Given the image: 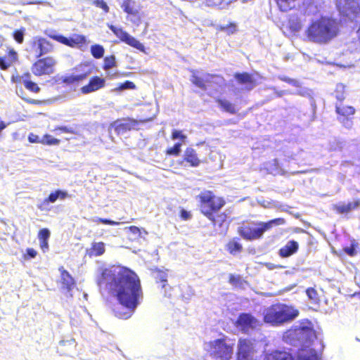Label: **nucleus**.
<instances>
[{
    "label": "nucleus",
    "mask_w": 360,
    "mask_h": 360,
    "mask_svg": "<svg viewBox=\"0 0 360 360\" xmlns=\"http://www.w3.org/2000/svg\"><path fill=\"white\" fill-rule=\"evenodd\" d=\"M360 205V200L345 203H340L334 205V209L339 213H347Z\"/></svg>",
    "instance_id": "nucleus-23"
},
{
    "label": "nucleus",
    "mask_w": 360,
    "mask_h": 360,
    "mask_svg": "<svg viewBox=\"0 0 360 360\" xmlns=\"http://www.w3.org/2000/svg\"><path fill=\"white\" fill-rule=\"evenodd\" d=\"M288 26L292 32H298L302 28L301 20L297 15H292L288 20Z\"/></svg>",
    "instance_id": "nucleus-28"
},
{
    "label": "nucleus",
    "mask_w": 360,
    "mask_h": 360,
    "mask_svg": "<svg viewBox=\"0 0 360 360\" xmlns=\"http://www.w3.org/2000/svg\"><path fill=\"white\" fill-rule=\"evenodd\" d=\"M104 48L99 44L91 46V55L96 58H101L104 55Z\"/></svg>",
    "instance_id": "nucleus-35"
},
{
    "label": "nucleus",
    "mask_w": 360,
    "mask_h": 360,
    "mask_svg": "<svg viewBox=\"0 0 360 360\" xmlns=\"http://www.w3.org/2000/svg\"><path fill=\"white\" fill-rule=\"evenodd\" d=\"M124 229L127 232L131 233V234H133L134 236L141 237V231L137 226H129V227H126Z\"/></svg>",
    "instance_id": "nucleus-43"
},
{
    "label": "nucleus",
    "mask_w": 360,
    "mask_h": 360,
    "mask_svg": "<svg viewBox=\"0 0 360 360\" xmlns=\"http://www.w3.org/2000/svg\"><path fill=\"white\" fill-rule=\"evenodd\" d=\"M338 32V23L334 19L321 17L311 22L304 31V36L310 42L326 44L334 39Z\"/></svg>",
    "instance_id": "nucleus-3"
},
{
    "label": "nucleus",
    "mask_w": 360,
    "mask_h": 360,
    "mask_svg": "<svg viewBox=\"0 0 360 360\" xmlns=\"http://www.w3.org/2000/svg\"><path fill=\"white\" fill-rule=\"evenodd\" d=\"M18 60V55L17 51L13 49H9L5 56H0V70H7L13 65Z\"/></svg>",
    "instance_id": "nucleus-15"
},
{
    "label": "nucleus",
    "mask_w": 360,
    "mask_h": 360,
    "mask_svg": "<svg viewBox=\"0 0 360 360\" xmlns=\"http://www.w3.org/2000/svg\"><path fill=\"white\" fill-rule=\"evenodd\" d=\"M340 13L352 21L360 19V3L359 0H337Z\"/></svg>",
    "instance_id": "nucleus-8"
},
{
    "label": "nucleus",
    "mask_w": 360,
    "mask_h": 360,
    "mask_svg": "<svg viewBox=\"0 0 360 360\" xmlns=\"http://www.w3.org/2000/svg\"><path fill=\"white\" fill-rule=\"evenodd\" d=\"M105 252V244L102 242L94 243L91 245V255L99 256Z\"/></svg>",
    "instance_id": "nucleus-32"
},
{
    "label": "nucleus",
    "mask_w": 360,
    "mask_h": 360,
    "mask_svg": "<svg viewBox=\"0 0 360 360\" xmlns=\"http://www.w3.org/2000/svg\"><path fill=\"white\" fill-rule=\"evenodd\" d=\"M345 252L350 256H354L356 254V250L354 248H346Z\"/></svg>",
    "instance_id": "nucleus-59"
},
{
    "label": "nucleus",
    "mask_w": 360,
    "mask_h": 360,
    "mask_svg": "<svg viewBox=\"0 0 360 360\" xmlns=\"http://www.w3.org/2000/svg\"><path fill=\"white\" fill-rule=\"evenodd\" d=\"M288 337L296 338L300 342V347L297 352V360H322V354L312 347L317 340L316 331L312 323L307 319L300 326L287 332Z\"/></svg>",
    "instance_id": "nucleus-2"
},
{
    "label": "nucleus",
    "mask_w": 360,
    "mask_h": 360,
    "mask_svg": "<svg viewBox=\"0 0 360 360\" xmlns=\"http://www.w3.org/2000/svg\"><path fill=\"white\" fill-rule=\"evenodd\" d=\"M50 235V231L47 228L41 229L38 232L39 240H49Z\"/></svg>",
    "instance_id": "nucleus-40"
},
{
    "label": "nucleus",
    "mask_w": 360,
    "mask_h": 360,
    "mask_svg": "<svg viewBox=\"0 0 360 360\" xmlns=\"http://www.w3.org/2000/svg\"><path fill=\"white\" fill-rule=\"evenodd\" d=\"M105 86V79L98 77L91 78V91H96Z\"/></svg>",
    "instance_id": "nucleus-34"
},
{
    "label": "nucleus",
    "mask_w": 360,
    "mask_h": 360,
    "mask_svg": "<svg viewBox=\"0 0 360 360\" xmlns=\"http://www.w3.org/2000/svg\"><path fill=\"white\" fill-rule=\"evenodd\" d=\"M81 91L83 94H89L90 93V82L88 83V84L84 86L81 89Z\"/></svg>",
    "instance_id": "nucleus-61"
},
{
    "label": "nucleus",
    "mask_w": 360,
    "mask_h": 360,
    "mask_svg": "<svg viewBox=\"0 0 360 360\" xmlns=\"http://www.w3.org/2000/svg\"><path fill=\"white\" fill-rule=\"evenodd\" d=\"M210 355L216 360H231L233 354V345L226 342V338L216 339L209 343Z\"/></svg>",
    "instance_id": "nucleus-6"
},
{
    "label": "nucleus",
    "mask_w": 360,
    "mask_h": 360,
    "mask_svg": "<svg viewBox=\"0 0 360 360\" xmlns=\"http://www.w3.org/2000/svg\"><path fill=\"white\" fill-rule=\"evenodd\" d=\"M28 141L32 143H41V139H39V136L33 133H30L28 135Z\"/></svg>",
    "instance_id": "nucleus-51"
},
{
    "label": "nucleus",
    "mask_w": 360,
    "mask_h": 360,
    "mask_svg": "<svg viewBox=\"0 0 360 360\" xmlns=\"http://www.w3.org/2000/svg\"><path fill=\"white\" fill-rule=\"evenodd\" d=\"M205 80L206 79L203 78V75L202 77H198L194 72L191 79V81L193 84L202 89H205Z\"/></svg>",
    "instance_id": "nucleus-37"
},
{
    "label": "nucleus",
    "mask_w": 360,
    "mask_h": 360,
    "mask_svg": "<svg viewBox=\"0 0 360 360\" xmlns=\"http://www.w3.org/2000/svg\"><path fill=\"white\" fill-rule=\"evenodd\" d=\"M93 3L96 7L101 8L104 14L108 13L109 6L104 0H94Z\"/></svg>",
    "instance_id": "nucleus-39"
},
{
    "label": "nucleus",
    "mask_w": 360,
    "mask_h": 360,
    "mask_svg": "<svg viewBox=\"0 0 360 360\" xmlns=\"http://www.w3.org/2000/svg\"><path fill=\"white\" fill-rule=\"evenodd\" d=\"M252 316H238V322L241 323L242 321H246V319H249L250 318H252Z\"/></svg>",
    "instance_id": "nucleus-62"
},
{
    "label": "nucleus",
    "mask_w": 360,
    "mask_h": 360,
    "mask_svg": "<svg viewBox=\"0 0 360 360\" xmlns=\"http://www.w3.org/2000/svg\"><path fill=\"white\" fill-rule=\"evenodd\" d=\"M203 78L206 79V80H205V87L206 88V84L212 82V80L214 78H216V77L213 76V75H210L209 74H205V75H203Z\"/></svg>",
    "instance_id": "nucleus-57"
},
{
    "label": "nucleus",
    "mask_w": 360,
    "mask_h": 360,
    "mask_svg": "<svg viewBox=\"0 0 360 360\" xmlns=\"http://www.w3.org/2000/svg\"><path fill=\"white\" fill-rule=\"evenodd\" d=\"M69 196L67 191L62 190H56L51 192L47 198H44L40 203L37 205V208L41 211H49L50 203H54L58 200H63Z\"/></svg>",
    "instance_id": "nucleus-14"
},
{
    "label": "nucleus",
    "mask_w": 360,
    "mask_h": 360,
    "mask_svg": "<svg viewBox=\"0 0 360 360\" xmlns=\"http://www.w3.org/2000/svg\"><path fill=\"white\" fill-rule=\"evenodd\" d=\"M37 255V252L32 248H29L26 249V252L24 255V258L25 259H30L32 258H34Z\"/></svg>",
    "instance_id": "nucleus-49"
},
{
    "label": "nucleus",
    "mask_w": 360,
    "mask_h": 360,
    "mask_svg": "<svg viewBox=\"0 0 360 360\" xmlns=\"http://www.w3.org/2000/svg\"><path fill=\"white\" fill-rule=\"evenodd\" d=\"M221 30L224 31H227L229 34H233L236 30V26L234 24H230L227 26L221 27Z\"/></svg>",
    "instance_id": "nucleus-52"
},
{
    "label": "nucleus",
    "mask_w": 360,
    "mask_h": 360,
    "mask_svg": "<svg viewBox=\"0 0 360 360\" xmlns=\"http://www.w3.org/2000/svg\"><path fill=\"white\" fill-rule=\"evenodd\" d=\"M298 311L292 306H288L285 304H276L271 307V311L267 313L266 315H298Z\"/></svg>",
    "instance_id": "nucleus-17"
},
{
    "label": "nucleus",
    "mask_w": 360,
    "mask_h": 360,
    "mask_svg": "<svg viewBox=\"0 0 360 360\" xmlns=\"http://www.w3.org/2000/svg\"><path fill=\"white\" fill-rule=\"evenodd\" d=\"M285 219L277 218L270 220L268 222H259L256 224V227L240 228L238 232L241 236L248 240H255L261 238L263 233L272 229L274 226L285 224Z\"/></svg>",
    "instance_id": "nucleus-5"
},
{
    "label": "nucleus",
    "mask_w": 360,
    "mask_h": 360,
    "mask_svg": "<svg viewBox=\"0 0 360 360\" xmlns=\"http://www.w3.org/2000/svg\"><path fill=\"white\" fill-rule=\"evenodd\" d=\"M114 126L115 131L117 134H122L126 131H129L132 127L131 123L128 121H124L122 122H115Z\"/></svg>",
    "instance_id": "nucleus-25"
},
{
    "label": "nucleus",
    "mask_w": 360,
    "mask_h": 360,
    "mask_svg": "<svg viewBox=\"0 0 360 360\" xmlns=\"http://www.w3.org/2000/svg\"><path fill=\"white\" fill-rule=\"evenodd\" d=\"M53 49V44L42 37H34L30 42V51L37 58H42L46 54L52 52Z\"/></svg>",
    "instance_id": "nucleus-9"
},
{
    "label": "nucleus",
    "mask_w": 360,
    "mask_h": 360,
    "mask_svg": "<svg viewBox=\"0 0 360 360\" xmlns=\"http://www.w3.org/2000/svg\"><path fill=\"white\" fill-rule=\"evenodd\" d=\"M115 57L114 56H110L109 57H105L104 58V66L103 68L105 70H108L110 68L115 66Z\"/></svg>",
    "instance_id": "nucleus-38"
},
{
    "label": "nucleus",
    "mask_w": 360,
    "mask_h": 360,
    "mask_svg": "<svg viewBox=\"0 0 360 360\" xmlns=\"http://www.w3.org/2000/svg\"><path fill=\"white\" fill-rule=\"evenodd\" d=\"M234 77L238 84L245 86L243 89L244 90L250 91L253 89L257 85L253 76L248 73H236Z\"/></svg>",
    "instance_id": "nucleus-19"
},
{
    "label": "nucleus",
    "mask_w": 360,
    "mask_h": 360,
    "mask_svg": "<svg viewBox=\"0 0 360 360\" xmlns=\"http://www.w3.org/2000/svg\"><path fill=\"white\" fill-rule=\"evenodd\" d=\"M281 11L286 12L295 6L296 0H276Z\"/></svg>",
    "instance_id": "nucleus-29"
},
{
    "label": "nucleus",
    "mask_w": 360,
    "mask_h": 360,
    "mask_svg": "<svg viewBox=\"0 0 360 360\" xmlns=\"http://www.w3.org/2000/svg\"><path fill=\"white\" fill-rule=\"evenodd\" d=\"M274 165L275 167H276V171L275 172V174H284V172L283 171V169H280L278 167V162L276 159H275L274 160Z\"/></svg>",
    "instance_id": "nucleus-58"
},
{
    "label": "nucleus",
    "mask_w": 360,
    "mask_h": 360,
    "mask_svg": "<svg viewBox=\"0 0 360 360\" xmlns=\"http://www.w3.org/2000/svg\"><path fill=\"white\" fill-rule=\"evenodd\" d=\"M75 71V74L63 77L62 82L67 84L79 83L90 74V67L86 63H81L76 67Z\"/></svg>",
    "instance_id": "nucleus-13"
},
{
    "label": "nucleus",
    "mask_w": 360,
    "mask_h": 360,
    "mask_svg": "<svg viewBox=\"0 0 360 360\" xmlns=\"http://www.w3.org/2000/svg\"><path fill=\"white\" fill-rule=\"evenodd\" d=\"M121 8L128 15L133 16H137L140 11V6L134 0H123Z\"/></svg>",
    "instance_id": "nucleus-21"
},
{
    "label": "nucleus",
    "mask_w": 360,
    "mask_h": 360,
    "mask_svg": "<svg viewBox=\"0 0 360 360\" xmlns=\"http://www.w3.org/2000/svg\"><path fill=\"white\" fill-rule=\"evenodd\" d=\"M108 27L111 31L118 37L120 39L128 45L136 48V49L144 51V46L138 41L136 38L131 36L127 32L123 30L122 28L116 27L112 25H108Z\"/></svg>",
    "instance_id": "nucleus-12"
},
{
    "label": "nucleus",
    "mask_w": 360,
    "mask_h": 360,
    "mask_svg": "<svg viewBox=\"0 0 360 360\" xmlns=\"http://www.w3.org/2000/svg\"><path fill=\"white\" fill-rule=\"evenodd\" d=\"M338 120L342 124V125L345 128H347L348 129H352V127L353 126V121L351 118L345 117H339Z\"/></svg>",
    "instance_id": "nucleus-42"
},
{
    "label": "nucleus",
    "mask_w": 360,
    "mask_h": 360,
    "mask_svg": "<svg viewBox=\"0 0 360 360\" xmlns=\"http://www.w3.org/2000/svg\"><path fill=\"white\" fill-rule=\"evenodd\" d=\"M185 160L191 163V165L193 167L198 166L200 162L195 150L191 148H187L185 151Z\"/></svg>",
    "instance_id": "nucleus-24"
},
{
    "label": "nucleus",
    "mask_w": 360,
    "mask_h": 360,
    "mask_svg": "<svg viewBox=\"0 0 360 360\" xmlns=\"http://www.w3.org/2000/svg\"><path fill=\"white\" fill-rule=\"evenodd\" d=\"M219 105L223 108L225 111L230 113H235L236 108L235 105L227 100L219 99L217 101Z\"/></svg>",
    "instance_id": "nucleus-31"
},
{
    "label": "nucleus",
    "mask_w": 360,
    "mask_h": 360,
    "mask_svg": "<svg viewBox=\"0 0 360 360\" xmlns=\"http://www.w3.org/2000/svg\"><path fill=\"white\" fill-rule=\"evenodd\" d=\"M57 61L53 56L37 58L31 66L32 74L37 77L52 75L55 72Z\"/></svg>",
    "instance_id": "nucleus-7"
},
{
    "label": "nucleus",
    "mask_w": 360,
    "mask_h": 360,
    "mask_svg": "<svg viewBox=\"0 0 360 360\" xmlns=\"http://www.w3.org/2000/svg\"><path fill=\"white\" fill-rule=\"evenodd\" d=\"M60 143V139L54 138L48 134H44L41 139V143L46 146H56L58 145Z\"/></svg>",
    "instance_id": "nucleus-30"
},
{
    "label": "nucleus",
    "mask_w": 360,
    "mask_h": 360,
    "mask_svg": "<svg viewBox=\"0 0 360 360\" xmlns=\"http://www.w3.org/2000/svg\"><path fill=\"white\" fill-rule=\"evenodd\" d=\"M39 245L41 250L46 252L49 250V240H39Z\"/></svg>",
    "instance_id": "nucleus-56"
},
{
    "label": "nucleus",
    "mask_w": 360,
    "mask_h": 360,
    "mask_svg": "<svg viewBox=\"0 0 360 360\" xmlns=\"http://www.w3.org/2000/svg\"><path fill=\"white\" fill-rule=\"evenodd\" d=\"M172 139L173 140L179 139L180 140H181L182 142H184L186 139V136L183 134L181 131L174 129L173 130L172 134Z\"/></svg>",
    "instance_id": "nucleus-47"
},
{
    "label": "nucleus",
    "mask_w": 360,
    "mask_h": 360,
    "mask_svg": "<svg viewBox=\"0 0 360 360\" xmlns=\"http://www.w3.org/2000/svg\"><path fill=\"white\" fill-rule=\"evenodd\" d=\"M228 247L230 252L231 253L233 252L240 251L242 249V245L236 241L230 242L228 245Z\"/></svg>",
    "instance_id": "nucleus-44"
},
{
    "label": "nucleus",
    "mask_w": 360,
    "mask_h": 360,
    "mask_svg": "<svg viewBox=\"0 0 360 360\" xmlns=\"http://www.w3.org/2000/svg\"><path fill=\"white\" fill-rule=\"evenodd\" d=\"M58 271L60 273V284L62 289L70 292L75 287L76 283L75 279L63 266H60Z\"/></svg>",
    "instance_id": "nucleus-16"
},
{
    "label": "nucleus",
    "mask_w": 360,
    "mask_h": 360,
    "mask_svg": "<svg viewBox=\"0 0 360 360\" xmlns=\"http://www.w3.org/2000/svg\"><path fill=\"white\" fill-rule=\"evenodd\" d=\"M16 82L22 83L24 87L30 92L39 93L40 91V87L36 82L31 80V74L29 72H25L20 76Z\"/></svg>",
    "instance_id": "nucleus-18"
},
{
    "label": "nucleus",
    "mask_w": 360,
    "mask_h": 360,
    "mask_svg": "<svg viewBox=\"0 0 360 360\" xmlns=\"http://www.w3.org/2000/svg\"><path fill=\"white\" fill-rule=\"evenodd\" d=\"M135 88H136V86L133 82L127 81L124 84H122L119 89L120 90H123V89H134Z\"/></svg>",
    "instance_id": "nucleus-50"
},
{
    "label": "nucleus",
    "mask_w": 360,
    "mask_h": 360,
    "mask_svg": "<svg viewBox=\"0 0 360 360\" xmlns=\"http://www.w3.org/2000/svg\"><path fill=\"white\" fill-rule=\"evenodd\" d=\"M24 100L26 103H27L29 104H32V105H40L44 103L43 101L36 100V99L30 98H25Z\"/></svg>",
    "instance_id": "nucleus-55"
},
{
    "label": "nucleus",
    "mask_w": 360,
    "mask_h": 360,
    "mask_svg": "<svg viewBox=\"0 0 360 360\" xmlns=\"http://www.w3.org/2000/svg\"><path fill=\"white\" fill-rule=\"evenodd\" d=\"M102 223L103 224H110V225H118L120 224L119 222H117V221H112V220H108V219H99Z\"/></svg>",
    "instance_id": "nucleus-60"
},
{
    "label": "nucleus",
    "mask_w": 360,
    "mask_h": 360,
    "mask_svg": "<svg viewBox=\"0 0 360 360\" xmlns=\"http://www.w3.org/2000/svg\"><path fill=\"white\" fill-rule=\"evenodd\" d=\"M229 283L233 285L238 286L242 284V280L240 276H234L233 274H230Z\"/></svg>",
    "instance_id": "nucleus-46"
},
{
    "label": "nucleus",
    "mask_w": 360,
    "mask_h": 360,
    "mask_svg": "<svg viewBox=\"0 0 360 360\" xmlns=\"http://www.w3.org/2000/svg\"><path fill=\"white\" fill-rule=\"evenodd\" d=\"M298 249V243L296 241L290 240L279 250V255L282 257H287L295 253Z\"/></svg>",
    "instance_id": "nucleus-22"
},
{
    "label": "nucleus",
    "mask_w": 360,
    "mask_h": 360,
    "mask_svg": "<svg viewBox=\"0 0 360 360\" xmlns=\"http://www.w3.org/2000/svg\"><path fill=\"white\" fill-rule=\"evenodd\" d=\"M336 112L340 117H349L355 112V109L352 106L336 105Z\"/></svg>",
    "instance_id": "nucleus-26"
},
{
    "label": "nucleus",
    "mask_w": 360,
    "mask_h": 360,
    "mask_svg": "<svg viewBox=\"0 0 360 360\" xmlns=\"http://www.w3.org/2000/svg\"><path fill=\"white\" fill-rule=\"evenodd\" d=\"M285 93H286V91H276V95H277L278 97H281V96H283Z\"/></svg>",
    "instance_id": "nucleus-64"
},
{
    "label": "nucleus",
    "mask_w": 360,
    "mask_h": 360,
    "mask_svg": "<svg viewBox=\"0 0 360 360\" xmlns=\"http://www.w3.org/2000/svg\"><path fill=\"white\" fill-rule=\"evenodd\" d=\"M181 143H176L174 147L169 148L167 150V154L170 155H179L181 152Z\"/></svg>",
    "instance_id": "nucleus-41"
},
{
    "label": "nucleus",
    "mask_w": 360,
    "mask_h": 360,
    "mask_svg": "<svg viewBox=\"0 0 360 360\" xmlns=\"http://www.w3.org/2000/svg\"><path fill=\"white\" fill-rule=\"evenodd\" d=\"M197 198L199 200L201 212L214 223L213 212L219 211L224 205L225 201L210 191H202Z\"/></svg>",
    "instance_id": "nucleus-4"
},
{
    "label": "nucleus",
    "mask_w": 360,
    "mask_h": 360,
    "mask_svg": "<svg viewBox=\"0 0 360 360\" xmlns=\"http://www.w3.org/2000/svg\"><path fill=\"white\" fill-rule=\"evenodd\" d=\"M263 360H295V358L288 352L274 350L266 354Z\"/></svg>",
    "instance_id": "nucleus-20"
},
{
    "label": "nucleus",
    "mask_w": 360,
    "mask_h": 360,
    "mask_svg": "<svg viewBox=\"0 0 360 360\" xmlns=\"http://www.w3.org/2000/svg\"><path fill=\"white\" fill-rule=\"evenodd\" d=\"M306 294L308 297L309 300L311 303L317 304L319 303L320 299L319 294L314 288H309L306 290Z\"/></svg>",
    "instance_id": "nucleus-33"
},
{
    "label": "nucleus",
    "mask_w": 360,
    "mask_h": 360,
    "mask_svg": "<svg viewBox=\"0 0 360 360\" xmlns=\"http://www.w3.org/2000/svg\"><path fill=\"white\" fill-rule=\"evenodd\" d=\"M25 33V28L21 27L20 29H18L14 30L13 32V37L15 41L18 44H22L24 41V36Z\"/></svg>",
    "instance_id": "nucleus-36"
},
{
    "label": "nucleus",
    "mask_w": 360,
    "mask_h": 360,
    "mask_svg": "<svg viewBox=\"0 0 360 360\" xmlns=\"http://www.w3.org/2000/svg\"><path fill=\"white\" fill-rule=\"evenodd\" d=\"M212 4L214 6H220L221 2V0H212Z\"/></svg>",
    "instance_id": "nucleus-63"
},
{
    "label": "nucleus",
    "mask_w": 360,
    "mask_h": 360,
    "mask_svg": "<svg viewBox=\"0 0 360 360\" xmlns=\"http://www.w3.org/2000/svg\"><path fill=\"white\" fill-rule=\"evenodd\" d=\"M255 349L252 341L248 338H240L238 342L236 360H255Z\"/></svg>",
    "instance_id": "nucleus-10"
},
{
    "label": "nucleus",
    "mask_w": 360,
    "mask_h": 360,
    "mask_svg": "<svg viewBox=\"0 0 360 360\" xmlns=\"http://www.w3.org/2000/svg\"><path fill=\"white\" fill-rule=\"evenodd\" d=\"M344 86L342 85V84H340V85H338L337 86V94H336V98L339 100V101H342L344 98H345V96L343 95L342 93H340L339 94V91H342L344 90Z\"/></svg>",
    "instance_id": "nucleus-54"
},
{
    "label": "nucleus",
    "mask_w": 360,
    "mask_h": 360,
    "mask_svg": "<svg viewBox=\"0 0 360 360\" xmlns=\"http://www.w3.org/2000/svg\"><path fill=\"white\" fill-rule=\"evenodd\" d=\"M296 316H264L265 322H272L274 324L283 323L286 321H291Z\"/></svg>",
    "instance_id": "nucleus-27"
},
{
    "label": "nucleus",
    "mask_w": 360,
    "mask_h": 360,
    "mask_svg": "<svg viewBox=\"0 0 360 360\" xmlns=\"http://www.w3.org/2000/svg\"><path fill=\"white\" fill-rule=\"evenodd\" d=\"M96 282L100 288H104L116 296L120 303L130 311H134L143 299L139 278L132 271L117 272L105 269L101 270Z\"/></svg>",
    "instance_id": "nucleus-1"
},
{
    "label": "nucleus",
    "mask_w": 360,
    "mask_h": 360,
    "mask_svg": "<svg viewBox=\"0 0 360 360\" xmlns=\"http://www.w3.org/2000/svg\"><path fill=\"white\" fill-rule=\"evenodd\" d=\"M278 78L283 81V82H288L290 84L294 86H296V87H300V84L299 82V81H297V79H290L289 77H284V76H280L278 77Z\"/></svg>",
    "instance_id": "nucleus-48"
},
{
    "label": "nucleus",
    "mask_w": 360,
    "mask_h": 360,
    "mask_svg": "<svg viewBox=\"0 0 360 360\" xmlns=\"http://www.w3.org/2000/svg\"><path fill=\"white\" fill-rule=\"evenodd\" d=\"M44 34L50 39L62 44L74 48L84 43L85 39L82 35L73 34L70 37L58 34L52 31L45 30Z\"/></svg>",
    "instance_id": "nucleus-11"
},
{
    "label": "nucleus",
    "mask_w": 360,
    "mask_h": 360,
    "mask_svg": "<svg viewBox=\"0 0 360 360\" xmlns=\"http://www.w3.org/2000/svg\"><path fill=\"white\" fill-rule=\"evenodd\" d=\"M167 275L165 272L161 271L157 272L156 278L159 279L162 283L167 282Z\"/></svg>",
    "instance_id": "nucleus-53"
},
{
    "label": "nucleus",
    "mask_w": 360,
    "mask_h": 360,
    "mask_svg": "<svg viewBox=\"0 0 360 360\" xmlns=\"http://www.w3.org/2000/svg\"><path fill=\"white\" fill-rule=\"evenodd\" d=\"M53 131H59L60 133L74 134L75 131L72 128L66 126H59L54 128Z\"/></svg>",
    "instance_id": "nucleus-45"
}]
</instances>
